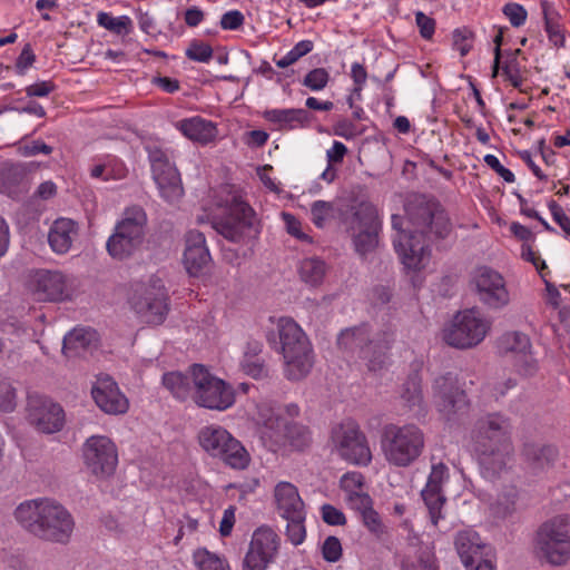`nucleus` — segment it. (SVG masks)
<instances>
[{
  "instance_id": "obj_21",
  "label": "nucleus",
  "mask_w": 570,
  "mask_h": 570,
  "mask_svg": "<svg viewBox=\"0 0 570 570\" xmlns=\"http://www.w3.org/2000/svg\"><path fill=\"white\" fill-rule=\"evenodd\" d=\"M35 299L40 302H60L69 299L72 289L65 274L58 271L36 272L29 283Z\"/></svg>"
},
{
  "instance_id": "obj_11",
  "label": "nucleus",
  "mask_w": 570,
  "mask_h": 570,
  "mask_svg": "<svg viewBox=\"0 0 570 570\" xmlns=\"http://www.w3.org/2000/svg\"><path fill=\"white\" fill-rule=\"evenodd\" d=\"M393 342L391 332H382L370 338L365 326L346 328L341 332L337 344L347 352H358L360 356L368 361V367L376 371L382 367L387 351Z\"/></svg>"
},
{
  "instance_id": "obj_18",
  "label": "nucleus",
  "mask_w": 570,
  "mask_h": 570,
  "mask_svg": "<svg viewBox=\"0 0 570 570\" xmlns=\"http://www.w3.org/2000/svg\"><path fill=\"white\" fill-rule=\"evenodd\" d=\"M86 468L98 478L111 475L118 463L116 444L105 435L88 438L82 449Z\"/></svg>"
},
{
  "instance_id": "obj_57",
  "label": "nucleus",
  "mask_w": 570,
  "mask_h": 570,
  "mask_svg": "<svg viewBox=\"0 0 570 570\" xmlns=\"http://www.w3.org/2000/svg\"><path fill=\"white\" fill-rule=\"evenodd\" d=\"M503 13L513 27H520L527 20L525 9L518 3H507L503 7Z\"/></svg>"
},
{
  "instance_id": "obj_3",
  "label": "nucleus",
  "mask_w": 570,
  "mask_h": 570,
  "mask_svg": "<svg viewBox=\"0 0 570 570\" xmlns=\"http://www.w3.org/2000/svg\"><path fill=\"white\" fill-rule=\"evenodd\" d=\"M14 517L28 532L49 542L68 543L75 529L69 511L50 499L27 500L17 507Z\"/></svg>"
},
{
  "instance_id": "obj_51",
  "label": "nucleus",
  "mask_w": 570,
  "mask_h": 570,
  "mask_svg": "<svg viewBox=\"0 0 570 570\" xmlns=\"http://www.w3.org/2000/svg\"><path fill=\"white\" fill-rule=\"evenodd\" d=\"M271 562L272 560L249 547L243 561V570H266Z\"/></svg>"
},
{
  "instance_id": "obj_20",
  "label": "nucleus",
  "mask_w": 570,
  "mask_h": 570,
  "mask_svg": "<svg viewBox=\"0 0 570 570\" xmlns=\"http://www.w3.org/2000/svg\"><path fill=\"white\" fill-rule=\"evenodd\" d=\"M149 161L161 197L168 203L178 202L183 197L184 189L179 173L170 163L166 151L159 148L149 149Z\"/></svg>"
},
{
  "instance_id": "obj_13",
  "label": "nucleus",
  "mask_w": 570,
  "mask_h": 570,
  "mask_svg": "<svg viewBox=\"0 0 570 570\" xmlns=\"http://www.w3.org/2000/svg\"><path fill=\"white\" fill-rule=\"evenodd\" d=\"M195 403L202 407L225 411L235 403V391L224 380L213 375L205 366H191Z\"/></svg>"
},
{
  "instance_id": "obj_52",
  "label": "nucleus",
  "mask_w": 570,
  "mask_h": 570,
  "mask_svg": "<svg viewBox=\"0 0 570 570\" xmlns=\"http://www.w3.org/2000/svg\"><path fill=\"white\" fill-rule=\"evenodd\" d=\"M347 507L356 511L360 515L373 507V501L366 491H362L344 499Z\"/></svg>"
},
{
  "instance_id": "obj_14",
  "label": "nucleus",
  "mask_w": 570,
  "mask_h": 570,
  "mask_svg": "<svg viewBox=\"0 0 570 570\" xmlns=\"http://www.w3.org/2000/svg\"><path fill=\"white\" fill-rule=\"evenodd\" d=\"M333 452L350 464L367 466L372 462V451L366 435L357 423L343 422L331 433Z\"/></svg>"
},
{
  "instance_id": "obj_10",
  "label": "nucleus",
  "mask_w": 570,
  "mask_h": 570,
  "mask_svg": "<svg viewBox=\"0 0 570 570\" xmlns=\"http://www.w3.org/2000/svg\"><path fill=\"white\" fill-rule=\"evenodd\" d=\"M254 421L262 426L263 436L275 444H289L296 450H303L311 442V434L306 426L281 417L267 402L256 406Z\"/></svg>"
},
{
  "instance_id": "obj_58",
  "label": "nucleus",
  "mask_w": 570,
  "mask_h": 570,
  "mask_svg": "<svg viewBox=\"0 0 570 570\" xmlns=\"http://www.w3.org/2000/svg\"><path fill=\"white\" fill-rule=\"evenodd\" d=\"M415 22L420 30L422 38L430 40L432 39L435 31V20L422 11L415 13Z\"/></svg>"
},
{
  "instance_id": "obj_30",
  "label": "nucleus",
  "mask_w": 570,
  "mask_h": 570,
  "mask_svg": "<svg viewBox=\"0 0 570 570\" xmlns=\"http://www.w3.org/2000/svg\"><path fill=\"white\" fill-rule=\"evenodd\" d=\"M263 117L278 129H295L303 126L308 120L305 109H267L263 112Z\"/></svg>"
},
{
  "instance_id": "obj_8",
  "label": "nucleus",
  "mask_w": 570,
  "mask_h": 570,
  "mask_svg": "<svg viewBox=\"0 0 570 570\" xmlns=\"http://www.w3.org/2000/svg\"><path fill=\"white\" fill-rule=\"evenodd\" d=\"M146 226L147 215L141 207L126 208L107 240L108 254L118 261L132 256L144 243Z\"/></svg>"
},
{
  "instance_id": "obj_12",
  "label": "nucleus",
  "mask_w": 570,
  "mask_h": 570,
  "mask_svg": "<svg viewBox=\"0 0 570 570\" xmlns=\"http://www.w3.org/2000/svg\"><path fill=\"white\" fill-rule=\"evenodd\" d=\"M168 296L160 279L135 284L128 303L139 321L147 325H160L168 313Z\"/></svg>"
},
{
  "instance_id": "obj_49",
  "label": "nucleus",
  "mask_w": 570,
  "mask_h": 570,
  "mask_svg": "<svg viewBox=\"0 0 570 570\" xmlns=\"http://www.w3.org/2000/svg\"><path fill=\"white\" fill-rule=\"evenodd\" d=\"M186 56L194 61L208 62L213 56V49L203 41H191L186 50Z\"/></svg>"
},
{
  "instance_id": "obj_40",
  "label": "nucleus",
  "mask_w": 570,
  "mask_h": 570,
  "mask_svg": "<svg viewBox=\"0 0 570 570\" xmlns=\"http://www.w3.org/2000/svg\"><path fill=\"white\" fill-rule=\"evenodd\" d=\"M422 499L429 509L431 521L434 525L438 524L439 520L443 518L442 508L445 502V498L440 489L424 488L421 492Z\"/></svg>"
},
{
  "instance_id": "obj_24",
  "label": "nucleus",
  "mask_w": 570,
  "mask_h": 570,
  "mask_svg": "<svg viewBox=\"0 0 570 570\" xmlns=\"http://www.w3.org/2000/svg\"><path fill=\"white\" fill-rule=\"evenodd\" d=\"M184 265L191 276L199 275L210 262V254L206 246L205 236L198 230H189L186 234V247L184 252Z\"/></svg>"
},
{
  "instance_id": "obj_60",
  "label": "nucleus",
  "mask_w": 570,
  "mask_h": 570,
  "mask_svg": "<svg viewBox=\"0 0 570 570\" xmlns=\"http://www.w3.org/2000/svg\"><path fill=\"white\" fill-rule=\"evenodd\" d=\"M411 405L419 404L421 401V384L416 376L410 377L404 384L402 395Z\"/></svg>"
},
{
  "instance_id": "obj_43",
  "label": "nucleus",
  "mask_w": 570,
  "mask_h": 570,
  "mask_svg": "<svg viewBox=\"0 0 570 570\" xmlns=\"http://www.w3.org/2000/svg\"><path fill=\"white\" fill-rule=\"evenodd\" d=\"M313 50V42L309 40H302L297 42L284 57L276 60L278 68H286L295 63L299 58L307 55Z\"/></svg>"
},
{
  "instance_id": "obj_32",
  "label": "nucleus",
  "mask_w": 570,
  "mask_h": 570,
  "mask_svg": "<svg viewBox=\"0 0 570 570\" xmlns=\"http://www.w3.org/2000/svg\"><path fill=\"white\" fill-rule=\"evenodd\" d=\"M249 547L273 561L278 551L279 537L273 529L261 527L253 533Z\"/></svg>"
},
{
  "instance_id": "obj_47",
  "label": "nucleus",
  "mask_w": 570,
  "mask_h": 570,
  "mask_svg": "<svg viewBox=\"0 0 570 570\" xmlns=\"http://www.w3.org/2000/svg\"><path fill=\"white\" fill-rule=\"evenodd\" d=\"M330 80V73L324 68H316L311 70L304 78L303 85L313 91L324 89Z\"/></svg>"
},
{
  "instance_id": "obj_16",
  "label": "nucleus",
  "mask_w": 570,
  "mask_h": 570,
  "mask_svg": "<svg viewBox=\"0 0 570 570\" xmlns=\"http://www.w3.org/2000/svg\"><path fill=\"white\" fill-rule=\"evenodd\" d=\"M379 216L375 206L361 202L353 208L348 219V230L357 253L365 255L377 245Z\"/></svg>"
},
{
  "instance_id": "obj_50",
  "label": "nucleus",
  "mask_w": 570,
  "mask_h": 570,
  "mask_svg": "<svg viewBox=\"0 0 570 570\" xmlns=\"http://www.w3.org/2000/svg\"><path fill=\"white\" fill-rule=\"evenodd\" d=\"M548 208L553 222L562 229L566 236H570V215L556 200L548 203Z\"/></svg>"
},
{
  "instance_id": "obj_55",
  "label": "nucleus",
  "mask_w": 570,
  "mask_h": 570,
  "mask_svg": "<svg viewBox=\"0 0 570 570\" xmlns=\"http://www.w3.org/2000/svg\"><path fill=\"white\" fill-rule=\"evenodd\" d=\"M323 558L328 562H336L342 557V544L336 537L325 539L322 547Z\"/></svg>"
},
{
  "instance_id": "obj_46",
  "label": "nucleus",
  "mask_w": 570,
  "mask_h": 570,
  "mask_svg": "<svg viewBox=\"0 0 570 570\" xmlns=\"http://www.w3.org/2000/svg\"><path fill=\"white\" fill-rule=\"evenodd\" d=\"M334 207L330 202L317 200L311 207L312 222L317 227H323L324 224L333 216Z\"/></svg>"
},
{
  "instance_id": "obj_22",
  "label": "nucleus",
  "mask_w": 570,
  "mask_h": 570,
  "mask_svg": "<svg viewBox=\"0 0 570 570\" xmlns=\"http://www.w3.org/2000/svg\"><path fill=\"white\" fill-rule=\"evenodd\" d=\"M28 419L40 432L55 433L62 429L65 413L62 407L51 400L32 395L28 400Z\"/></svg>"
},
{
  "instance_id": "obj_54",
  "label": "nucleus",
  "mask_w": 570,
  "mask_h": 570,
  "mask_svg": "<svg viewBox=\"0 0 570 570\" xmlns=\"http://www.w3.org/2000/svg\"><path fill=\"white\" fill-rule=\"evenodd\" d=\"M333 132L334 135L348 140L362 135L363 130L348 119H340L333 126Z\"/></svg>"
},
{
  "instance_id": "obj_42",
  "label": "nucleus",
  "mask_w": 570,
  "mask_h": 570,
  "mask_svg": "<svg viewBox=\"0 0 570 570\" xmlns=\"http://www.w3.org/2000/svg\"><path fill=\"white\" fill-rule=\"evenodd\" d=\"M287 521L286 535L288 540L294 544L298 546L303 543L306 537L305 519L306 512L298 514L297 517L284 518Z\"/></svg>"
},
{
  "instance_id": "obj_6",
  "label": "nucleus",
  "mask_w": 570,
  "mask_h": 570,
  "mask_svg": "<svg viewBox=\"0 0 570 570\" xmlns=\"http://www.w3.org/2000/svg\"><path fill=\"white\" fill-rule=\"evenodd\" d=\"M284 374L288 380L304 379L314 365L313 346L303 328L291 317L277 322Z\"/></svg>"
},
{
  "instance_id": "obj_56",
  "label": "nucleus",
  "mask_w": 570,
  "mask_h": 570,
  "mask_svg": "<svg viewBox=\"0 0 570 570\" xmlns=\"http://www.w3.org/2000/svg\"><path fill=\"white\" fill-rule=\"evenodd\" d=\"M448 472V466L444 463L433 464L424 488L442 490V484L449 476Z\"/></svg>"
},
{
  "instance_id": "obj_5",
  "label": "nucleus",
  "mask_w": 570,
  "mask_h": 570,
  "mask_svg": "<svg viewBox=\"0 0 570 570\" xmlns=\"http://www.w3.org/2000/svg\"><path fill=\"white\" fill-rule=\"evenodd\" d=\"M380 449L384 460L395 468H407L425 449V435L417 425L390 423L381 432Z\"/></svg>"
},
{
  "instance_id": "obj_29",
  "label": "nucleus",
  "mask_w": 570,
  "mask_h": 570,
  "mask_svg": "<svg viewBox=\"0 0 570 570\" xmlns=\"http://www.w3.org/2000/svg\"><path fill=\"white\" fill-rule=\"evenodd\" d=\"M397 560L401 570H439L433 553L422 544H409Z\"/></svg>"
},
{
  "instance_id": "obj_9",
  "label": "nucleus",
  "mask_w": 570,
  "mask_h": 570,
  "mask_svg": "<svg viewBox=\"0 0 570 570\" xmlns=\"http://www.w3.org/2000/svg\"><path fill=\"white\" fill-rule=\"evenodd\" d=\"M197 440L210 458L220 460L232 469L244 470L250 462V455L244 445L220 425L210 424L202 428Z\"/></svg>"
},
{
  "instance_id": "obj_15",
  "label": "nucleus",
  "mask_w": 570,
  "mask_h": 570,
  "mask_svg": "<svg viewBox=\"0 0 570 570\" xmlns=\"http://www.w3.org/2000/svg\"><path fill=\"white\" fill-rule=\"evenodd\" d=\"M490 330V323L482 314L472 308L458 313L451 324L444 328V341L456 348H470L480 344Z\"/></svg>"
},
{
  "instance_id": "obj_45",
  "label": "nucleus",
  "mask_w": 570,
  "mask_h": 570,
  "mask_svg": "<svg viewBox=\"0 0 570 570\" xmlns=\"http://www.w3.org/2000/svg\"><path fill=\"white\" fill-rule=\"evenodd\" d=\"M514 366L517 372L525 377L535 375L539 370V363L533 357L531 350H529V352L521 353L520 356L514 358Z\"/></svg>"
},
{
  "instance_id": "obj_1",
  "label": "nucleus",
  "mask_w": 570,
  "mask_h": 570,
  "mask_svg": "<svg viewBox=\"0 0 570 570\" xmlns=\"http://www.w3.org/2000/svg\"><path fill=\"white\" fill-rule=\"evenodd\" d=\"M392 226L396 230L394 248L409 273L420 272L430 263L431 250L426 238H445L452 232L448 213L434 202L410 204L406 218L393 215Z\"/></svg>"
},
{
  "instance_id": "obj_62",
  "label": "nucleus",
  "mask_w": 570,
  "mask_h": 570,
  "mask_svg": "<svg viewBox=\"0 0 570 570\" xmlns=\"http://www.w3.org/2000/svg\"><path fill=\"white\" fill-rule=\"evenodd\" d=\"M236 508L234 505L228 507L224 510L223 518L219 523V533L222 537L230 535L233 527L236 521Z\"/></svg>"
},
{
  "instance_id": "obj_38",
  "label": "nucleus",
  "mask_w": 570,
  "mask_h": 570,
  "mask_svg": "<svg viewBox=\"0 0 570 570\" xmlns=\"http://www.w3.org/2000/svg\"><path fill=\"white\" fill-rule=\"evenodd\" d=\"M97 22L118 36H127L132 30V21L128 16L112 17L108 12L100 11L97 14Z\"/></svg>"
},
{
  "instance_id": "obj_37",
  "label": "nucleus",
  "mask_w": 570,
  "mask_h": 570,
  "mask_svg": "<svg viewBox=\"0 0 570 570\" xmlns=\"http://www.w3.org/2000/svg\"><path fill=\"white\" fill-rule=\"evenodd\" d=\"M193 562L197 570H232L228 561L206 548H198L193 553Z\"/></svg>"
},
{
  "instance_id": "obj_31",
  "label": "nucleus",
  "mask_w": 570,
  "mask_h": 570,
  "mask_svg": "<svg viewBox=\"0 0 570 570\" xmlns=\"http://www.w3.org/2000/svg\"><path fill=\"white\" fill-rule=\"evenodd\" d=\"M97 342V332L91 328H73L63 338L62 352L68 357L80 355Z\"/></svg>"
},
{
  "instance_id": "obj_53",
  "label": "nucleus",
  "mask_w": 570,
  "mask_h": 570,
  "mask_svg": "<svg viewBox=\"0 0 570 570\" xmlns=\"http://www.w3.org/2000/svg\"><path fill=\"white\" fill-rule=\"evenodd\" d=\"M16 406V392L11 384L0 379V410L12 411Z\"/></svg>"
},
{
  "instance_id": "obj_27",
  "label": "nucleus",
  "mask_w": 570,
  "mask_h": 570,
  "mask_svg": "<svg viewBox=\"0 0 570 570\" xmlns=\"http://www.w3.org/2000/svg\"><path fill=\"white\" fill-rule=\"evenodd\" d=\"M434 393L439 400L440 411L446 414L462 410L466 405V397L452 377L442 376L435 380Z\"/></svg>"
},
{
  "instance_id": "obj_35",
  "label": "nucleus",
  "mask_w": 570,
  "mask_h": 570,
  "mask_svg": "<svg viewBox=\"0 0 570 570\" xmlns=\"http://www.w3.org/2000/svg\"><path fill=\"white\" fill-rule=\"evenodd\" d=\"M521 454L532 469L538 470L543 469L553 460L556 451L551 446L524 443Z\"/></svg>"
},
{
  "instance_id": "obj_59",
  "label": "nucleus",
  "mask_w": 570,
  "mask_h": 570,
  "mask_svg": "<svg viewBox=\"0 0 570 570\" xmlns=\"http://www.w3.org/2000/svg\"><path fill=\"white\" fill-rule=\"evenodd\" d=\"M322 519L330 525H344L346 518L344 513L331 504H324L321 508Z\"/></svg>"
},
{
  "instance_id": "obj_19",
  "label": "nucleus",
  "mask_w": 570,
  "mask_h": 570,
  "mask_svg": "<svg viewBox=\"0 0 570 570\" xmlns=\"http://www.w3.org/2000/svg\"><path fill=\"white\" fill-rule=\"evenodd\" d=\"M472 284L479 301L492 309H501L510 303V292L504 277L495 269L482 266L475 269Z\"/></svg>"
},
{
  "instance_id": "obj_33",
  "label": "nucleus",
  "mask_w": 570,
  "mask_h": 570,
  "mask_svg": "<svg viewBox=\"0 0 570 570\" xmlns=\"http://www.w3.org/2000/svg\"><path fill=\"white\" fill-rule=\"evenodd\" d=\"M327 272L324 261L316 257L303 259L298 266V276L309 287H318L323 284Z\"/></svg>"
},
{
  "instance_id": "obj_39",
  "label": "nucleus",
  "mask_w": 570,
  "mask_h": 570,
  "mask_svg": "<svg viewBox=\"0 0 570 570\" xmlns=\"http://www.w3.org/2000/svg\"><path fill=\"white\" fill-rule=\"evenodd\" d=\"M163 385L177 399H186L190 391L189 379L180 372H168L163 375Z\"/></svg>"
},
{
  "instance_id": "obj_28",
  "label": "nucleus",
  "mask_w": 570,
  "mask_h": 570,
  "mask_svg": "<svg viewBox=\"0 0 570 570\" xmlns=\"http://www.w3.org/2000/svg\"><path fill=\"white\" fill-rule=\"evenodd\" d=\"M176 128L185 137L200 145L213 142L218 135L216 125L199 116L179 120Z\"/></svg>"
},
{
  "instance_id": "obj_17",
  "label": "nucleus",
  "mask_w": 570,
  "mask_h": 570,
  "mask_svg": "<svg viewBox=\"0 0 570 570\" xmlns=\"http://www.w3.org/2000/svg\"><path fill=\"white\" fill-rule=\"evenodd\" d=\"M454 546L466 570H497L491 547L474 530L458 532Z\"/></svg>"
},
{
  "instance_id": "obj_36",
  "label": "nucleus",
  "mask_w": 570,
  "mask_h": 570,
  "mask_svg": "<svg viewBox=\"0 0 570 570\" xmlns=\"http://www.w3.org/2000/svg\"><path fill=\"white\" fill-rule=\"evenodd\" d=\"M498 346L502 353H512L517 358L521 353L531 350V341L524 333L509 332L499 338Z\"/></svg>"
},
{
  "instance_id": "obj_7",
  "label": "nucleus",
  "mask_w": 570,
  "mask_h": 570,
  "mask_svg": "<svg viewBox=\"0 0 570 570\" xmlns=\"http://www.w3.org/2000/svg\"><path fill=\"white\" fill-rule=\"evenodd\" d=\"M535 557L554 567L564 566L570 560V518L557 515L544 521L533 539Z\"/></svg>"
},
{
  "instance_id": "obj_23",
  "label": "nucleus",
  "mask_w": 570,
  "mask_h": 570,
  "mask_svg": "<svg viewBox=\"0 0 570 570\" xmlns=\"http://www.w3.org/2000/svg\"><path fill=\"white\" fill-rule=\"evenodd\" d=\"M96 404L107 414H124L129 407L127 397L109 376L99 377L91 391Z\"/></svg>"
},
{
  "instance_id": "obj_48",
  "label": "nucleus",
  "mask_w": 570,
  "mask_h": 570,
  "mask_svg": "<svg viewBox=\"0 0 570 570\" xmlns=\"http://www.w3.org/2000/svg\"><path fill=\"white\" fill-rule=\"evenodd\" d=\"M361 518L364 527L375 537L380 538L386 532V527L373 507L364 512Z\"/></svg>"
},
{
  "instance_id": "obj_63",
  "label": "nucleus",
  "mask_w": 570,
  "mask_h": 570,
  "mask_svg": "<svg viewBox=\"0 0 570 570\" xmlns=\"http://www.w3.org/2000/svg\"><path fill=\"white\" fill-rule=\"evenodd\" d=\"M244 22V16L238 10L228 11L223 14L220 26L225 30H236Z\"/></svg>"
},
{
  "instance_id": "obj_2",
  "label": "nucleus",
  "mask_w": 570,
  "mask_h": 570,
  "mask_svg": "<svg viewBox=\"0 0 570 570\" xmlns=\"http://www.w3.org/2000/svg\"><path fill=\"white\" fill-rule=\"evenodd\" d=\"M471 444L487 473L495 475L505 471L514 454L510 417L499 412L479 417L471 430Z\"/></svg>"
},
{
  "instance_id": "obj_26",
  "label": "nucleus",
  "mask_w": 570,
  "mask_h": 570,
  "mask_svg": "<svg viewBox=\"0 0 570 570\" xmlns=\"http://www.w3.org/2000/svg\"><path fill=\"white\" fill-rule=\"evenodd\" d=\"M274 502L276 511L282 518L297 517L306 512L298 489L291 482L281 481L275 485Z\"/></svg>"
},
{
  "instance_id": "obj_41",
  "label": "nucleus",
  "mask_w": 570,
  "mask_h": 570,
  "mask_svg": "<svg viewBox=\"0 0 570 570\" xmlns=\"http://www.w3.org/2000/svg\"><path fill=\"white\" fill-rule=\"evenodd\" d=\"M23 187V174L16 167L4 168L0 174V193L14 196Z\"/></svg>"
},
{
  "instance_id": "obj_25",
  "label": "nucleus",
  "mask_w": 570,
  "mask_h": 570,
  "mask_svg": "<svg viewBox=\"0 0 570 570\" xmlns=\"http://www.w3.org/2000/svg\"><path fill=\"white\" fill-rule=\"evenodd\" d=\"M79 235V225L71 218H57L48 232L50 248L59 255L67 254Z\"/></svg>"
},
{
  "instance_id": "obj_61",
  "label": "nucleus",
  "mask_w": 570,
  "mask_h": 570,
  "mask_svg": "<svg viewBox=\"0 0 570 570\" xmlns=\"http://www.w3.org/2000/svg\"><path fill=\"white\" fill-rule=\"evenodd\" d=\"M484 163L493 169L507 183L514 181V175L511 170L501 165L500 160L494 155H485Z\"/></svg>"
},
{
  "instance_id": "obj_4",
  "label": "nucleus",
  "mask_w": 570,
  "mask_h": 570,
  "mask_svg": "<svg viewBox=\"0 0 570 570\" xmlns=\"http://www.w3.org/2000/svg\"><path fill=\"white\" fill-rule=\"evenodd\" d=\"M212 208L215 214L213 227L224 238L240 243L253 229L254 210L229 185L219 186L213 193Z\"/></svg>"
},
{
  "instance_id": "obj_44",
  "label": "nucleus",
  "mask_w": 570,
  "mask_h": 570,
  "mask_svg": "<svg viewBox=\"0 0 570 570\" xmlns=\"http://www.w3.org/2000/svg\"><path fill=\"white\" fill-rule=\"evenodd\" d=\"M340 487L344 492V499L365 491L364 476L360 472H347L340 480Z\"/></svg>"
},
{
  "instance_id": "obj_64",
  "label": "nucleus",
  "mask_w": 570,
  "mask_h": 570,
  "mask_svg": "<svg viewBox=\"0 0 570 570\" xmlns=\"http://www.w3.org/2000/svg\"><path fill=\"white\" fill-rule=\"evenodd\" d=\"M106 167L108 168L107 174H106V177L108 180H110V179L119 180V179L125 178L127 175V169L125 168L122 163H120L119 160H117L115 158L107 159Z\"/></svg>"
},
{
  "instance_id": "obj_34",
  "label": "nucleus",
  "mask_w": 570,
  "mask_h": 570,
  "mask_svg": "<svg viewBox=\"0 0 570 570\" xmlns=\"http://www.w3.org/2000/svg\"><path fill=\"white\" fill-rule=\"evenodd\" d=\"M262 352V344H249L247 351L244 353L240 362L242 371L252 376L253 379H262L267 376V370L263 357L259 355Z\"/></svg>"
}]
</instances>
